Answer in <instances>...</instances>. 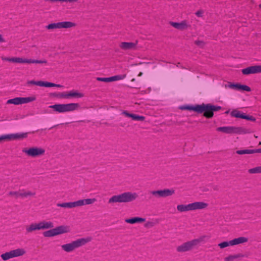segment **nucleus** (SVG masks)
<instances>
[{"label":"nucleus","instance_id":"5701e85b","mask_svg":"<svg viewBox=\"0 0 261 261\" xmlns=\"http://www.w3.org/2000/svg\"><path fill=\"white\" fill-rule=\"evenodd\" d=\"M248 241V238L245 237H241L231 240L232 246L244 244L247 243Z\"/></svg>","mask_w":261,"mask_h":261},{"label":"nucleus","instance_id":"f704fd0d","mask_svg":"<svg viewBox=\"0 0 261 261\" xmlns=\"http://www.w3.org/2000/svg\"><path fill=\"white\" fill-rule=\"evenodd\" d=\"M230 246H232L231 240L228 242H223L218 244V246L221 249L226 248Z\"/></svg>","mask_w":261,"mask_h":261},{"label":"nucleus","instance_id":"c9c22d12","mask_svg":"<svg viewBox=\"0 0 261 261\" xmlns=\"http://www.w3.org/2000/svg\"><path fill=\"white\" fill-rule=\"evenodd\" d=\"M45 2H48L50 3H55V2H69V3H75L78 1V0H44Z\"/></svg>","mask_w":261,"mask_h":261},{"label":"nucleus","instance_id":"c85d7f7f","mask_svg":"<svg viewBox=\"0 0 261 261\" xmlns=\"http://www.w3.org/2000/svg\"><path fill=\"white\" fill-rule=\"evenodd\" d=\"M46 82L43 81H29L27 82L28 85H34L40 87H46Z\"/></svg>","mask_w":261,"mask_h":261},{"label":"nucleus","instance_id":"473e14b6","mask_svg":"<svg viewBox=\"0 0 261 261\" xmlns=\"http://www.w3.org/2000/svg\"><path fill=\"white\" fill-rule=\"evenodd\" d=\"M248 172L250 174L260 173H261V166L256 167L250 169Z\"/></svg>","mask_w":261,"mask_h":261},{"label":"nucleus","instance_id":"ddd939ff","mask_svg":"<svg viewBox=\"0 0 261 261\" xmlns=\"http://www.w3.org/2000/svg\"><path fill=\"white\" fill-rule=\"evenodd\" d=\"M35 96H30L27 97H15L9 99L7 101V104H13L15 105H22L34 101L36 100Z\"/></svg>","mask_w":261,"mask_h":261},{"label":"nucleus","instance_id":"a19ab883","mask_svg":"<svg viewBox=\"0 0 261 261\" xmlns=\"http://www.w3.org/2000/svg\"><path fill=\"white\" fill-rule=\"evenodd\" d=\"M10 139L9 135L1 136H0V142L5 140H10Z\"/></svg>","mask_w":261,"mask_h":261},{"label":"nucleus","instance_id":"a18cd8bd","mask_svg":"<svg viewBox=\"0 0 261 261\" xmlns=\"http://www.w3.org/2000/svg\"><path fill=\"white\" fill-rule=\"evenodd\" d=\"M256 153L261 152V149H256Z\"/></svg>","mask_w":261,"mask_h":261},{"label":"nucleus","instance_id":"2eb2a0df","mask_svg":"<svg viewBox=\"0 0 261 261\" xmlns=\"http://www.w3.org/2000/svg\"><path fill=\"white\" fill-rule=\"evenodd\" d=\"M230 116L232 117L244 119L252 121H255L256 120L255 118L254 117L252 116L247 115H246L245 113H242L237 109L233 110L230 112Z\"/></svg>","mask_w":261,"mask_h":261},{"label":"nucleus","instance_id":"f8f14e48","mask_svg":"<svg viewBox=\"0 0 261 261\" xmlns=\"http://www.w3.org/2000/svg\"><path fill=\"white\" fill-rule=\"evenodd\" d=\"M25 253V251L23 249L18 248L3 253L1 256L4 260H7L13 257L22 256L24 255Z\"/></svg>","mask_w":261,"mask_h":261},{"label":"nucleus","instance_id":"bb28decb","mask_svg":"<svg viewBox=\"0 0 261 261\" xmlns=\"http://www.w3.org/2000/svg\"><path fill=\"white\" fill-rule=\"evenodd\" d=\"M177 210L179 212H184L191 211V203L187 205L179 204L177 206Z\"/></svg>","mask_w":261,"mask_h":261},{"label":"nucleus","instance_id":"f257e3e1","mask_svg":"<svg viewBox=\"0 0 261 261\" xmlns=\"http://www.w3.org/2000/svg\"><path fill=\"white\" fill-rule=\"evenodd\" d=\"M181 110L193 111L197 113H203V116L207 118H211L214 116V112L221 110L220 106H214L211 104L197 105L195 106H185L180 108Z\"/></svg>","mask_w":261,"mask_h":261},{"label":"nucleus","instance_id":"cd10ccee","mask_svg":"<svg viewBox=\"0 0 261 261\" xmlns=\"http://www.w3.org/2000/svg\"><path fill=\"white\" fill-rule=\"evenodd\" d=\"M145 221L144 218H142L140 217H134L130 219H127L125 220V222L129 224H134L136 223H141Z\"/></svg>","mask_w":261,"mask_h":261},{"label":"nucleus","instance_id":"e433bc0d","mask_svg":"<svg viewBox=\"0 0 261 261\" xmlns=\"http://www.w3.org/2000/svg\"><path fill=\"white\" fill-rule=\"evenodd\" d=\"M8 195L10 196L17 198L19 197L20 192L18 191H10L9 192Z\"/></svg>","mask_w":261,"mask_h":261},{"label":"nucleus","instance_id":"a211bd4d","mask_svg":"<svg viewBox=\"0 0 261 261\" xmlns=\"http://www.w3.org/2000/svg\"><path fill=\"white\" fill-rule=\"evenodd\" d=\"M126 77V74L123 75H117L115 76H113L110 77H97L96 80L98 81L103 82H111L115 81H119L124 79Z\"/></svg>","mask_w":261,"mask_h":261},{"label":"nucleus","instance_id":"37998d69","mask_svg":"<svg viewBox=\"0 0 261 261\" xmlns=\"http://www.w3.org/2000/svg\"><path fill=\"white\" fill-rule=\"evenodd\" d=\"M5 42V39H4L3 36L0 34V42Z\"/></svg>","mask_w":261,"mask_h":261},{"label":"nucleus","instance_id":"b1692460","mask_svg":"<svg viewBox=\"0 0 261 261\" xmlns=\"http://www.w3.org/2000/svg\"><path fill=\"white\" fill-rule=\"evenodd\" d=\"M96 201L95 198H88L86 199H81L77 200L78 206L84 205H89L93 203Z\"/></svg>","mask_w":261,"mask_h":261},{"label":"nucleus","instance_id":"ea45409f","mask_svg":"<svg viewBox=\"0 0 261 261\" xmlns=\"http://www.w3.org/2000/svg\"><path fill=\"white\" fill-rule=\"evenodd\" d=\"M195 44H196L197 46L203 47L205 45V42H204L203 41L201 40H196L194 42Z\"/></svg>","mask_w":261,"mask_h":261},{"label":"nucleus","instance_id":"7ed1b4c3","mask_svg":"<svg viewBox=\"0 0 261 261\" xmlns=\"http://www.w3.org/2000/svg\"><path fill=\"white\" fill-rule=\"evenodd\" d=\"M49 107L53 109L55 112L65 113L77 110L80 108V105L77 103H70L66 104H56L50 106Z\"/></svg>","mask_w":261,"mask_h":261},{"label":"nucleus","instance_id":"4be33fe9","mask_svg":"<svg viewBox=\"0 0 261 261\" xmlns=\"http://www.w3.org/2000/svg\"><path fill=\"white\" fill-rule=\"evenodd\" d=\"M208 204L204 202H195L191 203V211L201 210L207 207Z\"/></svg>","mask_w":261,"mask_h":261},{"label":"nucleus","instance_id":"c756f323","mask_svg":"<svg viewBox=\"0 0 261 261\" xmlns=\"http://www.w3.org/2000/svg\"><path fill=\"white\" fill-rule=\"evenodd\" d=\"M236 152L238 154H252L256 153V149H243L237 150Z\"/></svg>","mask_w":261,"mask_h":261},{"label":"nucleus","instance_id":"58836bf2","mask_svg":"<svg viewBox=\"0 0 261 261\" xmlns=\"http://www.w3.org/2000/svg\"><path fill=\"white\" fill-rule=\"evenodd\" d=\"M239 90H243V91H246L247 92H250L251 91L250 88L247 86V85H240Z\"/></svg>","mask_w":261,"mask_h":261},{"label":"nucleus","instance_id":"423d86ee","mask_svg":"<svg viewBox=\"0 0 261 261\" xmlns=\"http://www.w3.org/2000/svg\"><path fill=\"white\" fill-rule=\"evenodd\" d=\"M2 60L5 61H8L12 63H27V64H47V61L46 60H32L24 59L20 57H13V58H6L3 57Z\"/></svg>","mask_w":261,"mask_h":261},{"label":"nucleus","instance_id":"9b49d317","mask_svg":"<svg viewBox=\"0 0 261 261\" xmlns=\"http://www.w3.org/2000/svg\"><path fill=\"white\" fill-rule=\"evenodd\" d=\"M22 152L28 156L36 158L44 155L45 150L42 147H32L23 149Z\"/></svg>","mask_w":261,"mask_h":261},{"label":"nucleus","instance_id":"4c0bfd02","mask_svg":"<svg viewBox=\"0 0 261 261\" xmlns=\"http://www.w3.org/2000/svg\"><path fill=\"white\" fill-rule=\"evenodd\" d=\"M63 87V86L60 84H56L54 83H50V82H46V87Z\"/></svg>","mask_w":261,"mask_h":261},{"label":"nucleus","instance_id":"a878e982","mask_svg":"<svg viewBox=\"0 0 261 261\" xmlns=\"http://www.w3.org/2000/svg\"><path fill=\"white\" fill-rule=\"evenodd\" d=\"M10 140H16L20 139L27 138L28 136V133H21V134H10Z\"/></svg>","mask_w":261,"mask_h":261},{"label":"nucleus","instance_id":"1a4fd4ad","mask_svg":"<svg viewBox=\"0 0 261 261\" xmlns=\"http://www.w3.org/2000/svg\"><path fill=\"white\" fill-rule=\"evenodd\" d=\"M217 130L226 134H245L249 133L245 128L235 126L219 127L217 128Z\"/></svg>","mask_w":261,"mask_h":261},{"label":"nucleus","instance_id":"20e7f679","mask_svg":"<svg viewBox=\"0 0 261 261\" xmlns=\"http://www.w3.org/2000/svg\"><path fill=\"white\" fill-rule=\"evenodd\" d=\"M91 238H81L74 241L70 243L63 245L61 247L65 251L69 252L73 251L77 248L85 245L86 243L91 241Z\"/></svg>","mask_w":261,"mask_h":261},{"label":"nucleus","instance_id":"6e6552de","mask_svg":"<svg viewBox=\"0 0 261 261\" xmlns=\"http://www.w3.org/2000/svg\"><path fill=\"white\" fill-rule=\"evenodd\" d=\"M203 237L197 239H194L189 242L183 243L176 248V250L178 252H184L191 250L194 246L197 245L199 243L203 240Z\"/></svg>","mask_w":261,"mask_h":261},{"label":"nucleus","instance_id":"79ce46f5","mask_svg":"<svg viewBox=\"0 0 261 261\" xmlns=\"http://www.w3.org/2000/svg\"><path fill=\"white\" fill-rule=\"evenodd\" d=\"M240 84H230L229 87L231 88L236 89L237 90H239Z\"/></svg>","mask_w":261,"mask_h":261},{"label":"nucleus","instance_id":"49530a36","mask_svg":"<svg viewBox=\"0 0 261 261\" xmlns=\"http://www.w3.org/2000/svg\"><path fill=\"white\" fill-rule=\"evenodd\" d=\"M259 7L261 8V4L259 5Z\"/></svg>","mask_w":261,"mask_h":261},{"label":"nucleus","instance_id":"412c9836","mask_svg":"<svg viewBox=\"0 0 261 261\" xmlns=\"http://www.w3.org/2000/svg\"><path fill=\"white\" fill-rule=\"evenodd\" d=\"M66 98H82L84 96L83 93L79 92L77 90H71L66 93Z\"/></svg>","mask_w":261,"mask_h":261},{"label":"nucleus","instance_id":"4468645a","mask_svg":"<svg viewBox=\"0 0 261 261\" xmlns=\"http://www.w3.org/2000/svg\"><path fill=\"white\" fill-rule=\"evenodd\" d=\"M175 191L173 189H165L158 191H152L150 193L157 198L166 197L174 194Z\"/></svg>","mask_w":261,"mask_h":261},{"label":"nucleus","instance_id":"72a5a7b5","mask_svg":"<svg viewBox=\"0 0 261 261\" xmlns=\"http://www.w3.org/2000/svg\"><path fill=\"white\" fill-rule=\"evenodd\" d=\"M51 96L59 98H66V93H54L51 94Z\"/></svg>","mask_w":261,"mask_h":261},{"label":"nucleus","instance_id":"393cba45","mask_svg":"<svg viewBox=\"0 0 261 261\" xmlns=\"http://www.w3.org/2000/svg\"><path fill=\"white\" fill-rule=\"evenodd\" d=\"M57 206L64 208H73L78 206L77 201L57 204Z\"/></svg>","mask_w":261,"mask_h":261},{"label":"nucleus","instance_id":"39448f33","mask_svg":"<svg viewBox=\"0 0 261 261\" xmlns=\"http://www.w3.org/2000/svg\"><path fill=\"white\" fill-rule=\"evenodd\" d=\"M53 223L50 221H41L38 223H32L26 227L27 233H30L35 230L47 229L53 228Z\"/></svg>","mask_w":261,"mask_h":261},{"label":"nucleus","instance_id":"9d476101","mask_svg":"<svg viewBox=\"0 0 261 261\" xmlns=\"http://www.w3.org/2000/svg\"><path fill=\"white\" fill-rule=\"evenodd\" d=\"M69 231V228L67 226H60L54 229L43 232V236L45 237H52L60 234L66 233Z\"/></svg>","mask_w":261,"mask_h":261},{"label":"nucleus","instance_id":"aec40b11","mask_svg":"<svg viewBox=\"0 0 261 261\" xmlns=\"http://www.w3.org/2000/svg\"><path fill=\"white\" fill-rule=\"evenodd\" d=\"M122 114L125 117L130 118L133 120L143 121L145 118L143 116H140L135 114L129 113L126 111H123Z\"/></svg>","mask_w":261,"mask_h":261},{"label":"nucleus","instance_id":"de8ad7c7","mask_svg":"<svg viewBox=\"0 0 261 261\" xmlns=\"http://www.w3.org/2000/svg\"><path fill=\"white\" fill-rule=\"evenodd\" d=\"M228 112H229L228 111H226V112H225V113L227 114V113H228Z\"/></svg>","mask_w":261,"mask_h":261},{"label":"nucleus","instance_id":"7c9ffc66","mask_svg":"<svg viewBox=\"0 0 261 261\" xmlns=\"http://www.w3.org/2000/svg\"><path fill=\"white\" fill-rule=\"evenodd\" d=\"M243 255L240 254L235 255H230L224 258L225 261H233L234 259L242 257Z\"/></svg>","mask_w":261,"mask_h":261},{"label":"nucleus","instance_id":"6ab92c4d","mask_svg":"<svg viewBox=\"0 0 261 261\" xmlns=\"http://www.w3.org/2000/svg\"><path fill=\"white\" fill-rule=\"evenodd\" d=\"M170 24L175 29L179 30H184L187 29L190 27V25L186 20H182L180 22H170Z\"/></svg>","mask_w":261,"mask_h":261},{"label":"nucleus","instance_id":"f3484780","mask_svg":"<svg viewBox=\"0 0 261 261\" xmlns=\"http://www.w3.org/2000/svg\"><path fill=\"white\" fill-rule=\"evenodd\" d=\"M244 75L261 73V65H255L248 67L242 70Z\"/></svg>","mask_w":261,"mask_h":261},{"label":"nucleus","instance_id":"0eeeda50","mask_svg":"<svg viewBox=\"0 0 261 261\" xmlns=\"http://www.w3.org/2000/svg\"><path fill=\"white\" fill-rule=\"evenodd\" d=\"M77 24L73 21H62L57 23H52L48 24L46 28L48 30L62 29H71L75 28Z\"/></svg>","mask_w":261,"mask_h":261},{"label":"nucleus","instance_id":"c03bdc74","mask_svg":"<svg viewBox=\"0 0 261 261\" xmlns=\"http://www.w3.org/2000/svg\"><path fill=\"white\" fill-rule=\"evenodd\" d=\"M196 14L198 16H201L202 13L201 12H200V11H197L196 13Z\"/></svg>","mask_w":261,"mask_h":261},{"label":"nucleus","instance_id":"f03ea898","mask_svg":"<svg viewBox=\"0 0 261 261\" xmlns=\"http://www.w3.org/2000/svg\"><path fill=\"white\" fill-rule=\"evenodd\" d=\"M137 197L138 195L136 193L125 192L113 196L109 199L108 202L109 203L128 202L134 200Z\"/></svg>","mask_w":261,"mask_h":261},{"label":"nucleus","instance_id":"dca6fc26","mask_svg":"<svg viewBox=\"0 0 261 261\" xmlns=\"http://www.w3.org/2000/svg\"><path fill=\"white\" fill-rule=\"evenodd\" d=\"M138 42H121L119 44V48L123 51L136 50L137 47Z\"/></svg>","mask_w":261,"mask_h":261},{"label":"nucleus","instance_id":"2f4dec72","mask_svg":"<svg viewBox=\"0 0 261 261\" xmlns=\"http://www.w3.org/2000/svg\"><path fill=\"white\" fill-rule=\"evenodd\" d=\"M36 193L31 191H27L24 192H20L19 197H27L29 196H34Z\"/></svg>","mask_w":261,"mask_h":261}]
</instances>
